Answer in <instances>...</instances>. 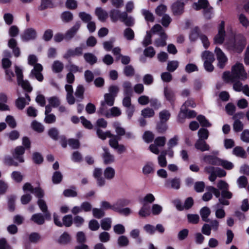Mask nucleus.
Listing matches in <instances>:
<instances>
[{
  "mask_svg": "<svg viewBox=\"0 0 249 249\" xmlns=\"http://www.w3.org/2000/svg\"><path fill=\"white\" fill-rule=\"evenodd\" d=\"M232 75L234 81L237 80L244 81L247 78V73L243 64L236 63L231 68Z\"/></svg>",
  "mask_w": 249,
  "mask_h": 249,
  "instance_id": "nucleus-1",
  "label": "nucleus"
},
{
  "mask_svg": "<svg viewBox=\"0 0 249 249\" xmlns=\"http://www.w3.org/2000/svg\"><path fill=\"white\" fill-rule=\"evenodd\" d=\"M246 45V39L242 35H238L233 42L231 43L230 47L235 52L241 53Z\"/></svg>",
  "mask_w": 249,
  "mask_h": 249,
  "instance_id": "nucleus-2",
  "label": "nucleus"
},
{
  "mask_svg": "<svg viewBox=\"0 0 249 249\" xmlns=\"http://www.w3.org/2000/svg\"><path fill=\"white\" fill-rule=\"evenodd\" d=\"M37 33L35 29L33 28H29L25 29L22 35L21 39L23 42H28L36 39Z\"/></svg>",
  "mask_w": 249,
  "mask_h": 249,
  "instance_id": "nucleus-3",
  "label": "nucleus"
},
{
  "mask_svg": "<svg viewBox=\"0 0 249 249\" xmlns=\"http://www.w3.org/2000/svg\"><path fill=\"white\" fill-rule=\"evenodd\" d=\"M214 52L218 61L217 66L220 69H223L228 61L227 57L221 49L218 47H215Z\"/></svg>",
  "mask_w": 249,
  "mask_h": 249,
  "instance_id": "nucleus-4",
  "label": "nucleus"
},
{
  "mask_svg": "<svg viewBox=\"0 0 249 249\" xmlns=\"http://www.w3.org/2000/svg\"><path fill=\"white\" fill-rule=\"evenodd\" d=\"M126 16V12L121 13V11L118 9H112L109 12V17L113 22H116L118 19L121 20L122 18H125Z\"/></svg>",
  "mask_w": 249,
  "mask_h": 249,
  "instance_id": "nucleus-5",
  "label": "nucleus"
},
{
  "mask_svg": "<svg viewBox=\"0 0 249 249\" xmlns=\"http://www.w3.org/2000/svg\"><path fill=\"white\" fill-rule=\"evenodd\" d=\"M164 186L166 188L178 190L180 187V179L177 177L168 178L165 181Z\"/></svg>",
  "mask_w": 249,
  "mask_h": 249,
  "instance_id": "nucleus-6",
  "label": "nucleus"
},
{
  "mask_svg": "<svg viewBox=\"0 0 249 249\" xmlns=\"http://www.w3.org/2000/svg\"><path fill=\"white\" fill-rule=\"evenodd\" d=\"M25 149L23 146H18L12 153L14 158L18 160L19 162L22 163L24 162L23 155L25 153Z\"/></svg>",
  "mask_w": 249,
  "mask_h": 249,
  "instance_id": "nucleus-7",
  "label": "nucleus"
},
{
  "mask_svg": "<svg viewBox=\"0 0 249 249\" xmlns=\"http://www.w3.org/2000/svg\"><path fill=\"white\" fill-rule=\"evenodd\" d=\"M185 4L180 0L174 2L171 7L172 11L175 16H180L184 12Z\"/></svg>",
  "mask_w": 249,
  "mask_h": 249,
  "instance_id": "nucleus-8",
  "label": "nucleus"
},
{
  "mask_svg": "<svg viewBox=\"0 0 249 249\" xmlns=\"http://www.w3.org/2000/svg\"><path fill=\"white\" fill-rule=\"evenodd\" d=\"M164 95L165 99L170 102L172 106H174L176 100V95L174 91L167 87H164Z\"/></svg>",
  "mask_w": 249,
  "mask_h": 249,
  "instance_id": "nucleus-9",
  "label": "nucleus"
},
{
  "mask_svg": "<svg viewBox=\"0 0 249 249\" xmlns=\"http://www.w3.org/2000/svg\"><path fill=\"white\" fill-rule=\"evenodd\" d=\"M81 26V23L80 21H77L75 22L74 25L68 30L65 33V38L66 39L72 38L77 32Z\"/></svg>",
  "mask_w": 249,
  "mask_h": 249,
  "instance_id": "nucleus-10",
  "label": "nucleus"
},
{
  "mask_svg": "<svg viewBox=\"0 0 249 249\" xmlns=\"http://www.w3.org/2000/svg\"><path fill=\"white\" fill-rule=\"evenodd\" d=\"M83 49L82 47H76L74 50L70 49L67 50L66 53L64 55L63 57L65 59H68L71 57L75 56H80L82 54Z\"/></svg>",
  "mask_w": 249,
  "mask_h": 249,
  "instance_id": "nucleus-11",
  "label": "nucleus"
},
{
  "mask_svg": "<svg viewBox=\"0 0 249 249\" xmlns=\"http://www.w3.org/2000/svg\"><path fill=\"white\" fill-rule=\"evenodd\" d=\"M203 161L207 164L218 166L219 165L221 159L215 156L208 155H205L203 157Z\"/></svg>",
  "mask_w": 249,
  "mask_h": 249,
  "instance_id": "nucleus-12",
  "label": "nucleus"
},
{
  "mask_svg": "<svg viewBox=\"0 0 249 249\" xmlns=\"http://www.w3.org/2000/svg\"><path fill=\"white\" fill-rule=\"evenodd\" d=\"M103 149L104 151V153L102 154L104 163L107 165L113 162L114 161V157L110 153L108 148L104 147Z\"/></svg>",
  "mask_w": 249,
  "mask_h": 249,
  "instance_id": "nucleus-13",
  "label": "nucleus"
},
{
  "mask_svg": "<svg viewBox=\"0 0 249 249\" xmlns=\"http://www.w3.org/2000/svg\"><path fill=\"white\" fill-rule=\"evenodd\" d=\"M202 34L199 27L195 26L194 28L192 29L189 34V39L191 42L196 41L198 38H200L201 35Z\"/></svg>",
  "mask_w": 249,
  "mask_h": 249,
  "instance_id": "nucleus-14",
  "label": "nucleus"
},
{
  "mask_svg": "<svg viewBox=\"0 0 249 249\" xmlns=\"http://www.w3.org/2000/svg\"><path fill=\"white\" fill-rule=\"evenodd\" d=\"M195 148L202 152L209 151L210 150V146L207 143L205 140L203 139H198L195 144Z\"/></svg>",
  "mask_w": 249,
  "mask_h": 249,
  "instance_id": "nucleus-15",
  "label": "nucleus"
},
{
  "mask_svg": "<svg viewBox=\"0 0 249 249\" xmlns=\"http://www.w3.org/2000/svg\"><path fill=\"white\" fill-rule=\"evenodd\" d=\"M95 14L97 16L99 20L103 22L106 21L108 17L107 12L103 10L101 7L96 8Z\"/></svg>",
  "mask_w": 249,
  "mask_h": 249,
  "instance_id": "nucleus-16",
  "label": "nucleus"
},
{
  "mask_svg": "<svg viewBox=\"0 0 249 249\" xmlns=\"http://www.w3.org/2000/svg\"><path fill=\"white\" fill-rule=\"evenodd\" d=\"M8 100L7 96L4 93H0V110H9L10 108L8 105L5 104Z\"/></svg>",
  "mask_w": 249,
  "mask_h": 249,
  "instance_id": "nucleus-17",
  "label": "nucleus"
},
{
  "mask_svg": "<svg viewBox=\"0 0 249 249\" xmlns=\"http://www.w3.org/2000/svg\"><path fill=\"white\" fill-rule=\"evenodd\" d=\"M160 38H157L155 41V45L157 47H164L166 45V40L167 36L164 31L160 33Z\"/></svg>",
  "mask_w": 249,
  "mask_h": 249,
  "instance_id": "nucleus-18",
  "label": "nucleus"
},
{
  "mask_svg": "<svg viewBox=\"0 0 249 249\" xmlns=\"http://www.w3.org/2000/svg\"><path fill=\"white\" fill-rule=\"evenodd\" d=\"M60 18L65 23H70L73 19L72 13L69 11L63 12L60 15Z\"/></svg>",
  "mask_w": 249,
  "mask_h": 249,
  "instance_id": "nucleus-19",
  "label": "nucleus"
},
{
  "mask_svg": "<svg viewBox=\"0 0 249 249\" xmlns=\"http://www.w3.org/2000/svg\"><path fill=\"white\" fill-rule=\"evenodd\" d=\"M211 214V210L207 207L202 208L200 211V214L202 220L205 222H209L210 219L208 218Z\"/></svg>",
  "mask_w": 249,
  "mask_h": 249,
  "instance_id": "nucleus-20",
  "label": "nucleus"
},
{
  "mask_svg": "<svg viewBox=\"0 0 249 249\" xmlns=\"http://www.w3.org/2000/svg\"><path fill=\"white\" fill-rule=\"evenodd\" d=\"M71 241V237L67 232H64L57 240V242L61 245H67Z\"/></svg>",
  "mask_w": 249,
  "mask_h": 249,
  "instance_id": "nucleus-21",
  "label": "nucleus"
},
{
  "mask_svg": "<svg viewBox=\"0 0 249 249\" xmlns=\"http://www.w3.org/2000/svg\"><path fill=\"white\" fill-rule=\"evenodd\" d=\"M31 220L39 225H42L45 222L44 217L41 213L34 214L31 218Z\"/></svg>",
  "mask_w": 249,
  "mask_h": 249,
  "instance_id": "nucleus-22",
  "label": "nucleus"
},
{
  "mask_svg": "<svg viewBox=\"0 0 249 249\" xmlns=\"http://www.w3.org/2000/svg\"><path fill=\"white\" fill-rule=\"evenodd\" d=\"M83 56L85 60L90 65H93L97 62V57L92 53H86Z\"/></svg>",
  "mask_w": 249,
  "mask_h": 249,
  "instance_id": "nucleus-23",
  "label": "nucleus"
},
{
  "mask_svg": "<svg viewBox=\"0 0 249 249\" xmlns=\"http://www.w3.org/2000/svg\"><path fill=\"white\" fill-rule=\"evenodd\" d=\"M168 126L167 123L159 121L156 124V129L158 133L164 134L168 129Z\"/></svg>",
  "mask_w": 249,
  "mask_h": 249,
  "instance_id": "nucleus-24",
  "label": "nucleus"
},
{
  "mask_svg": "<svg viewBox=\"0 0 249 249\" xmlns=\"http://www.w3.org/2000/svg\"><path fill=\"white\" fill-rule=\"evenodd\" d=\"M54 7H55V5L52 0H41V4L38 7V10L43 11L48 8H53Z\"/></svg>",
  "mask_w": 249,
  "mask_h": 249,
  "instance_id": "nucleus-25",
  "label": "nucleus"
},
{
  "mask_svg": "<svg viewBox=\"0 0 249 249\" xmlns=\"http://www.w3.org/2000/svg\"><path fill=\"white\" fill-rule=\"evenodd\" d=\"M139 214L142 217L149 216L150 214V207L145 203H143L142 207L139 212Z\"/></svg>",
  "mask_w": 249,
  "mask_h": 249,
  "instance_id": "nucleus-26",
  "label": "nucleus"
},
{
  "mask_svg": "<svg viewBox=\"0 0 249 249\" xmlns=\"http://www.w3.org/2000/svg\"><path fill=\"white\" fill-rule=\"evenodd\" d=\"M71 189H67L64 190L63 195L67 197H74L77 196V193L75 191L76 187L74 186H71Z\"/></svg>",
  "mask_w": 249,
  "mask_h": 249,
  "instance_id": "nucleus-27",
  "label": "nucleus"
},
{
  "mask_svg": "<svg viewBox=\"0 0 249 249\" xmlns=\"http://www.w3.org/2000/svg\"><path fill=\"white\" fill-rule=\"evenodd\" d=\"M129 244L128 238L125 235H120L117 239V244L119 247H125Z\"/></svg>",
  "mask_w": 249,
  "mask_h": 249,
  "instance_id": "nucleus-28",
  "label": "nucleus"
},
{
  "mask_svg": "<svg viewBox=\"0 0 249 249\" xmlns=\"http://www.w3.org/2000/svg\"><path fill=\"white\" fill-rule=\"evenodd\" d=\"M14 159V157L13 158L11 156L6 155L4 158L3 163L5 165L8 166H14L17 167L18 166V163L15 161Z\"/></svg>",
  "mask_w": 249,
  "mask_h": 249,
  "instance_id": "nucleus-29",
  "label": "nucleus"
},
{
  "mask_svg": "<svg viewBox=\"0 0 249 249\" xmlns=\"http://www.w3.org/2000/svg\"><path fill=\"white\" fill-rule=\"evenodd\" d=\"M124 94L125 96L131 97L133 92L131 84L129 81H125L123 84Z\"/></svg>",
  "mask_w": 249,
  "mask_h": 249,
  "instance_id": "nucleus-30",
  "label": "nucleus"
},
{
  "mask_svg": "<svg viewBox=\"0 0 249 249\" xmlns=\"http://www.w3.org/2000/svg\"><path fill=\"white\" fill-rule=\"evenodd\" d=\"M64 69L63 64L58 60H55L53 62L52 65V70L55 73H59L61 72Z\"/></svg>",
  "mask_w": 249,
  "mask_h": 249,
  "instance_id": "nucleus-31",
  "label": "nucleus"
},
{
  "mask_svg": "<svg viewBox=\"0 0 249 249\" xmlns=\"http://www.w3.org/2000/svg\"><path fill=\"white\" fill-rule=\"evenodd\" d=\"M196 119L202 127H209L212 125L205 116L203 115H198L196 117Z\"/></svg>",
  "mask_w": 249,
  "mask_h": 249,
  "instance_id": "nucleus-32",
  "label": "nucleus"
},
{
  "mask_svg": "<svg viewBox=\"0 0 249 249\" xmlns=\"http://www.w3.org/2000/svg\"><path fill=\"white\" fill-rule=\"evenodd\" d=\"M101 228L105 231H108L111 227V220L110 218H105L101 221Z\"/></svg>",
  "mask_w": 249,
  "mask_h": 249,
  "instance_id": "nucleus-33",
  "label": "nucleus"
},
{
  "mask_svg": "<svg viewBox=\"0 0 249 249\" xmlns=\"http://www.w3.org/2000/svg\"><path fill=\"white\" fill-rule=\"evenodd\" d=\"M232 153L237 157L242 158H246V153L244 149L241 146H236L234 148Z\"/></svg>",
  "mask_w": 249,
  "mask_h": 249,
  "instance_id": "nucleus-34",
  "label": "nucleus"
},
{
  "mask_svg": "<svg viewBox=\"0 0 249 249\" xmlns=\"http://www.w3.org/2000/svg\"><path fill=\"white\" fill-rule=\"evenodd\" d=\"M18 83L27 92H31L33 90V88L28 80H24L23 79L22 80L19 81V83Z\"/></svg>",
  "mask_w": 249,
  "mask_h": 249,
  "instance_id": "nucleus-35",
  "label": "nucleus"
},
{
  "mask_svg": "<svg viewBox=\"0 0 249 249\" xmlns=\"http://www.w3.org/2000/svg\"><path fill=\"white\" fill-rule=\"evenodd\" d=\"M59 131L55 127H52L49 129L48 134L49 136L54 141H57L59 139Z\"/></svg>",
  "mask_w": 249,
  "mask_h": 249,
  "instance_id": "nucleus-36",
  "label": "nucleus"
},
{
  "mask_svg": "<svg viewBox=\"0 0 249 249\" xmlns=\"http://www.w3.org/2000/svg\"><path fill=\"white\" fill-rule=\"evenodd\" d=\"M116 97L112 96L110 94L106 93L104 95V102L105 104H107L109 107L113 106L114 104L115 98Z\"/></svg>",
  "mask_w": 249,
  "mask_h": 249,
  "instance_id": "nucleus-37",
  "label": "nucleus"
},
{
  "mask_svg": "<svg viewBox=\"0 0 249 249\" xmlns=\"http://www.w3.org/2000/svg\"><path fill=\"white\" fill-rule=\"evenodd\" d=\"M32 160L35 164L38 165L42 164L44 160L43 156L37 152H35L33 154Z\"/></svg>",
  "mask_w": 249,
  "mask_h": 249,
  "instance_id": "nucleus-38",
  "label": "nucleus"
},
{
  "mask_svg": "<svg viewBox=\"0 0 249 249\" xmlns=\"http://www.w3.org/2000/svg\"><path fill=\"white\" fill-rule=\"evenodd\" d=\"M115 170L111 167H107L104 171V175L107 179H111L115 176Z\"/></svg>",
  "mask_w": 249,
  "mask_h": 249,
  "instance_id": "nucleus-39",
  "label": "nucleus"
},
{
  "mask_svg": "<svg viewBox=\"0 0 249 249\" xmlns=\"http://www.w3.org/2000/svg\"><path fill=\"white\" fill-rule=\"evenodd\" d=\"M110 110V112L106 114V118H109L111 117H118L121 114V111L118 107H112Z\"/></svg>",
  "mask_w": 249,
  "mask_h": 249,
  "instance_id": "nucleus-40",
  "label": "nucleus"
},
{
  "mask_svg": "<svg viewBox=\"0 0 249 249\" xmlns=\"http://www.w3.org/2000/svg\"><path fill=\"white\" fill-rule=\"evenodd\" d=\"M170 116L171 114L168 110H163L159 113L160 121L167 123Z\"/></svg>",
  "mask_w": 249,
  "mask_h": 249,
  "instance_id": "nucleus-41",
  "label": "nucleus"
},
{
  "mask_svg": "<svg viewBox=\"0 0 249 249\" xmlns=\"http://www.w3.org/2000/svg\"><path fill=\"white\" fill-rule=\"evenodd\" d=\"M63 179V176L60 172L55 171L52 177V181L53 184H57L60 183Z\"/></svg>",
  "mask_w": 249,
  "mask_h": 249,
  "instance_id": "nucleus-42",
  "label": "nucleus"
},
{
  "mask_svg": "<svg viewBox=\"0 0 249 249\" xmlns=\"http://www.w3.org/2000/svg\"><path fill=\"white\" fill-rule=\"evenodd\" d=\"M114 232L119 235H122L125 232L124 226L121 224H117L113 226Z\"/></svg>",
  "mask_w": 249,
  "mask_h": 249,
  "instance_id": "nucleus-43",
  "label": "nucleus"
},
{
  "mask_svg": "<svg viewBox=\"0 0 249 249\" xmlns=\"http://www.w3.org/2000/svg\"><path fill=\"white\" fill-rule=\"evenodd\" d=\"M31 125L32 128L35 131L38 133H41L44 130V127L43 125L36 120H34L32 122Z\"/></svg>",
  "mask_w": 249,
  "mask_h": 249,
  "instance_id": "nucleus-44",
  "label": "nucleus"
},
{
  "mask_svg": "<svg viewBox=\"0 0 249 249\" xmlns=\"http://www.w3.org/2000/svg\"><path fill=\"white\" fill-rule=\"evenodd\" d=\"M154 171V165L150 162L147 163L142 168V173L144 175H148L153 173Z\"/></svg>",
  "mask_w": 249,
  "mask_h": 249,
  "instance_id": "nucleus-45",
  "label": "nucleus"
},
{
  "mask_svg": "<svg viewBox=\"0 0 249 249\" xmlns=\"http://www.w3.org/2000/svg\"><path fill=\"white\" fill-rule=\"evenodd\" d=\"M130 201L126 199H120L117 201V202L114 204V206L115 208H119L122 209L124 206H126L129 205Z\"/></svg>",
  "mask_w": 249,
  "mask_h": 249,
  "instance_id": "nucleus-46",
  "label": "nucleus"
},
{
  "mask_svg": "<svg viewBox=\"0 0 249 249\" xmlns=\"http://www.w3.org/2000/svg\"><path fill=\"white\" fill-rule=\"evenodd\" d=\"M16 107L19 110H22L26 105L25 99L24 97H18L15 101Z\"/></svg>",
  "mask_w": 249,
  "mask_h": 249,
  "instance_id": "nucleus-47",
  "label": "nucleus"
},
{
  "mask_svg": "<svg viewBox=\"0 0 249 249\" xmlns=\"http://www.w3.org/2000/svg\"><path fill=\"white\" fill-rule=\"evenodd\" d=\"M194 4L196 6V10H199L201 9L206 8L209 5V2L207 0H198V2H195Z\"/></svg>",
  "mask_w": 249,
  "mask_h": 249,
  "instance_id": "nucleus-48",
  "label": "nucleus"
},
{
  "mask_svg": "<svg viewBox=\"0 0 249 249\" xmlns=\"http://www.w3.org/2000/svg\"><path fill=\"white\" fill-rule=\"evenodd\" d=\"M63 224L66 227H70L73 223L72 216L71 214L65 215L62 218Z\"/></svg>",
  "mask_w": 249,
  "mask_h": 249,
  "instance_id": "nucleus-49",
  "label": "nucleus"
},
{
  "mask_svg": "<svg viewBox=\"0 0 249 249\" xmlns=\"http://www.w3.org/2000/svg\"><path fill=\"white\" fill-rule=\"evenodd\" d=\"M202 57L205 61H208L209 62H213L214 61L213 54L209 51L203 52Z\"/></svg>",
  "mask_w": 249,
  "mask_h": 249,
  "instance_id": "nucleus-50",
  "label": "nucleus"
},
{
  "mask_svg": "<svg viewBox=\"0 0 249 249\" xmlns=\"http://www.w3.org/2000/svg\"><path fill=\"white\" fill-rule=\"evenodd\" d=\"M155 115V112L154 110L149 107L144 108L142 111V115L144 118H150L154 116Z\"/></svg>",
  "mask_w": 249,
  "mask_h": 249,
  "instance_id": "nucleus-51",
  "label": "nucleus"
},
{
  "mask_svg": "<svg viewBox=\"0 0 249 249\" xmlns=\"http://www.w3.org/2000/svg\"><path fill=\"white\" fill-rule=\"evenodd\" d=\"M92 214L95 218L100 219L105 216V213L102 209L95 208L92 209Z\"/></svg>",
  "mask_w": 249,
  "mask_h": 249,
  "instance_id": "nucleus-52",
  "label": "nucleus"
},
{
  "mask_svg": "<svg viewBox=\"0 0 249 249\" xmlns=\"http://www.w3.org/2000/svg\"><path fill=\"white\" fill-rule=\"evenodd\" d=\"M84 91L85 88L84 86L82 85H79L76 88L75 95L77 98L82 100L84 98Z\"/></svg>",
  "mask_w": 249,
  "mask_h": 249,
  "instance_id": "nucleus-53",
  "label": "nucleus"
},
{
  "mask_svg": "<svg viewBox=\"0 0 249 249\" xmlns=\"http://www.w3.org/2000/svg\"><path fill=\"white\" fill-rule=\"evenodd\" d=\"M124 73L127 77H132L135 73L134 69L131 65H127L124 68Z\"/></svg>",
  "mask_w": 249,
  "mask_h": 249,
  "instance_id": "nucleus-54",
  "label": "nucleus"
},
{
  "mask_svg": "<svg viewBox=\"0 0 249 249\" xmlns=\"http://www.w3.org/2000/svg\"><path fill=\"white\" fill-rule=\"evenodd\" d=\"M68 142L72 149H76L80 147V143L78 139L71 138L68 140Z\"/></svg>",
  "mask_w": 249,
  "mask_h": 249,
  "instance_id": "nucleus-55",
  "label": "nucleus"
},
{
  "mask_svg": "<svg viewBox=\"0 0 249 249\" xmlns=\"http://www.w3.org/2000/svg\"><path fill=\"white\" fill-rule=\"evenodd\" d=\"M11 176V178L17 183H20L23 180V176L18 171H13Z\"/></svg>",
  "mask_w": 249,
  "mask_h": 249,
  "instance_id": "nucleus-56",
  "label": "nucleus"
},
{
  "mask_svg": "<svg viewBox=\"0 0 249 249\" xmlns=\"http://www.w3.org/2000/svg\"><path fill=\"white\" fill-rule=\"evenodd\" d=\"M80 19L85 23H88L92 19L91 16L85 12H81L79 13Z\"/></svg>",
  "mask_w": 249,
  "mask_h": 249,
  "instance_id": "nucleus-57",
  "label": "nucleus"
},
{
  "mask_svg": "<svg viewBox=\"0 0 249 249\" xmlns=\"http://www.w3.org/2000/svg\"><path fill=\"white\" fill-rule=\"evenodd\" d=\"M156 52L154 48L152 46L147 47L144 51L143 54L146 57L152 58L155 55Z\"/></svg>",
  "mask_w": 249,
  "mask_h": 249,
  "instance_id": "nucleus-58",
  "label": "nucleus"
},
{
  "mask_svg": "<svg viewBox=\"0 0 249 249\" xmlns=\"http://www.w3.org/2000/svg\"><path fill=\"white\" fill-rule=\"evenodd\" d=\"M152 44V33L151 31H147L146 35L145 36L142 41V45L144 47H147Z\"/></svg>",
  "mask_w": 249,
  "mask_h": 249,
  "instance_id": "nucleus-59",
  "label": "nucleus"
},
{
  "mask_svg": "<svg viewBox=\"0 0 249 249\" xmlns=\"http://www.w3.org/2000/svg\"><path fill=\"white\" fill-rule=\"evenodd\" d=\"M124 36L128 40H133L134 38V32L130 28H127L124 31Z\"/></svg>",
  "mask_w": 249,
  "mask_h": 249,
  "instance_id": "nucleus-60",
  "label": "nucleus"
},
{
  "mask_svg": "<svg viewBox=\"0 0 249 249\" xmlns=\"http://www.w3.org/2000/svg\"><path fill=\"white\" fill-rule=\"evenodd\" d=\"M143 139L147 143L151 142L154 139V135L150 131H146L143 135Z\"/></svg>",
  "mask_w": 249,
  "mask_h": 249,
  "instance_id": "nucleus-61",
  "label": "nucleus"
},
{
  "mask_svg": "<svg viewBox=\"0 0 249 249\" xmlns=\"http://www.w3.org/2000/svg\"><path fill=\"white\" fill-rule=\"evenodd\" d=\"M178 67L177 61H169L167 64V70L169 72H174Z\"/></svg>",
  "mask_w": 249,
  "mask_h": 249,
  "instance_id": "nucleus-62",
  "label": "nucleus"
},
{
  "mask_svg": "<svg viewBox=\"0 0 249 249\" xmlns=\"http://www.w3.org/2000/svg\"><path fill=\"white\" fill-rule=\"evenodd\" d=\"M49 105L53 107H58L60 104V102L58 98L56 96H53L48 99Z\"/></svg>",
  "mask_w": 249,
  "mask_h": 249,
  "instance_id": "nucleus-63",
  "label": "nucleus"
},
{
  "mask_svg": "<svg viewBox=\"0 0 249 249\" xmlns=\"http://www.w3.org/2000/svg\"><path fill=\"white\" fill-rule=\"evenodd\" d=\"M65 6L69 10H75L77 7V2L75 0H67Z\"/></svg>",
  "mask_w": 249,
  "mask_h": 249,
  "instance_id": "nucleus-64",
  "label": "nucleus"
}]
</instances>
